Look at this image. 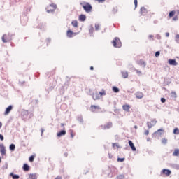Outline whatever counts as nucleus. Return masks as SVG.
<instances>
[{
    "label": "nucleus",
    "mask_w": 179,
    "mask_h": 179,
    "mask_svg": "<svg viewBox=\"0 0 179 179\" xmlns=\"http://www.w3.org/2000/svg\"><path fill=\"white\" fill-rule=\"evenodd\" d=\"M135 96H136V99H143V92H137L135 94Z\"/></svg>",
    "instance_id": "ddd939ff"
},
{
    "label": "nucleus",
    "mask_w": 179,
    "mask_h": 179,
    "mask_svg": "<svg viewBox=\"0 0 179 179\" xmlns=\"http://www.w3.org/2000/svg\"><path fill=\"white\" fill-rule=\"evenodd\" d=\"M162 174H165V176L169 177V176H170V174H171V171H170V169H163L162 171Z\"/></svg>",
    "instance_id": "9b49d317"
},
{
    "label": "nucleus",
    "mask_w": 179,
    "mask_h": 179,
    "mask_svg": "<svg viewBox=\"0 0 179 179\" xmlns=\"http://www.w3.org/2000/svg\"><path fill=\"white\" fill-rule=\"evenodd\" d=\"M125 160V158H117V162H120V163H122Z\"/></svg>",
    "instance_id": "58836bf2"
},
{
    "label": "nucleus",
    "mask_w": 179,
    "mask_h": 179,
    "mask_svg": "<svg viewBox=\"0 0 179 179\" xmlns=\"http://www.w3.org/2000/svg\"><path fill=\"white\" fill-rule=\"evenodd\" d=\"M9 149L11 152H15V150L16 149V145H15V144H11L9 146Z\"/></svg>",
    "instance_id": "b1692460"
},
{
    "label": "nucleus",
    "mask_w": 179,
    "mask_h": 179,
    "mask_svg": "<svg viewBox=\"0 0 179 179\" xmlns=\"http://www.w3.org/2000/svg\"><path fill=\"white\" fill-rule=\"evenodd\" d=\"M161 101H162V103H166V99L162 98V99H161Z\"/></svg>",
    "instance_id": "09e8293b"
},
{
    "label": "nucleus",
    "mask_w": 179,
    "mask_h": 179,
    "mask_svg": "<svg viewBox=\"0 0 179 179\" xmlns=\"http://www.w3.org/2000/svg\"><path fill=\"white\" fill-rule=\"evenodd\" d=\"M157 121H156V119L152 120L151 122H147V126L148 128H149L150 129V128H152V127H155V125H156Z\"/></svg>",
    "instance_id": "39448f33"
},
{
    "label": "nucleus",
    "mask_w": 179,
    "mask_h": 179,
    "mask_svg": "<svg viewBox=\"0 0 179 179\" xmlns=\"http://www.w3.org/2000/svg\"><path fill=\"white\" fill-rule=\"evenodd\" d=\"M66 134V131L65 130H62L60 132L57 133L58 138H61V136H64V135Z\"/></svg>",
    "instance_id": "6ab92c4d"
},
{
    "label": "nucleus",
    "mask_w": 179,
    "mask_h": 179,
    "mask_svg": "<svg viewBox=\"0 0 179 179\" xmlns=\"http://www.w3.org/2000/svg\"><path fill=\"white\" fill-rule=\"evenodd\" d=\"M78 120L79 122H83V118L82 117V116L78 117Z\"/></svg>",
    "instance_id": "ea45409f"
},
{
    "label": "nucleus",
    "mask_w": 179,
    "mask_h": 179,
    "mask_svg": "<svg viewBox=\"0 0 179 179\" xmlns=\"http://www.w3.org/2000/svg\"><path fill=\"white\" fill-rule=\"evenodd\" d=\"M173 134H175V135H179V129H178V128H175L174 129Z\"/></svg>",
    "instance_id": "473e14b6"
},
{
    "label": "nucleus",
    "mask_w": 179,
    "mask_h": 179,
    "mask_svg": "<svg viewBox=\"0 0 179 179\" xmlns=\"http://www.w3.org/2000/svg\"><path fill=\"white\" fill-rule=\"evenodd\" d=\"M12 108H13L12 105H10V106L6 109V111H5V113H4V115H8V114H9V113H10V111H12Z\"/></svg>",
    "instance_id": "4468645a"
},
{
    "label": "nucleus",
    "mask_w": 179,
    "mask_h": 179,
    "mask_svg": "<svg viewBox=\"0 0 179 179\" xmlns=\"http://www.w3.org/2000/svg\"><path fill=\"white\" fill-rule=\"evenodd\" d=\"M10 176L11 177H13V179H19V178H20L19 175H15V174H13V173H11L10 174Z\"/></svg>",
    "instance_id": "bb28decb"
},
{
    "label": "nucleus",
    "mask_w": 179,
    "mask_h": 179,
    "mask_svg": "<svg viewBox=\"0 0 179 179\" xmlns=\"http://www.w3.org/2000/svg\"><path fill=\"white\" fill-rule=\"evenodd\" d=\"M113 91L115 92V93H118L120 92V89H118V87H113Z\"/></svg>",
    "instance_id": "c756f323"
},
{
    "label": "nucleus",
    "mask_w": 179,
    "mask_h": 179,
    "mask_svg": "<svg viewBox=\"0 0 179 179\" xmlns=\"http://www.w3.org/2000/svg\"><path fill=\"white\" fill-rule=\"evenodd\" d=\"M165 34H166V37H169L170 36V34L169 32H166Z\"/></svg>",
    "instance_id": "5fc2aeb1"
},
{
    "label": "nucleus",
    "mask_w": 179,
    "mask_h": 179,
    "mask_svg": "<svg viewBox=\"0 0 179 179\" xmlns=\"http://www.w3.org/2000/svg\"><path fill=\"white\" fill-rule=\"evenodd\" d=\"M117 9H113V13H117Z\"/></svg>",
    "instance_id": "4d7b16f0"
},
{
    "label": "nucleus",
    "mask_w": 179,
    "mask_h": 179,
    "mask_svg": "<svg viewBox=\"0 0 179 179\" xmlns=\"http://www.w3.org/2000/svg\"><path fill=\"white\" fill-rule=\"evenodd\" d=\"M122 109L124 110V111H126V113H129V111L131 110V106H129L128 104L123 105Z\"/></svg>",
    "instance_id": "9d476101"
},
{
    "label": "nucleus",
    "mask_w": 179,
    "mask_h": 179,
    "mask_svg": "<svg viewBox=\"0 0 179 179\" xmlns=\"http://www.w3.org/2000/svg\"><path fill=\"white\" fill-rule=\"evenodd\" d=\"M122 76L124 78V79H127V78H128V72L122 71Z\"/></svg>",
    "instance_id": "393cba45"
},
{
    "label": "nucleus",
    "mask_w": 179,
    "mask_h": 179,
    "mask_svg": "<svg viewBox=\"0 0 179 179\" xmlns=\"http://www.w3.org/2000/svg\"><path fill=\"white\" fill-rule=\"evenodd\" d=\"M148 37L149 38H153V35H150Z\"/></svg>",
    "instance_id": "bf43d9fd"
},
{
    "label": "nucleus",
    "mask_w": 179,
    "mask_h": 179,
    "mask_svg": "<svg viewBox=\"0 0 179 179\" xmlns=\"http://www.w3.org/2000/svg\"><path fill=\"white\" fill-rule=\"evenodd\" d=\"M98 94H99V97H102V96H106V94H107V92H106V90H104V89H102L101 91H100Z\"/></svg>",
    "instance_id": "412c9836"
},
{
    "label": "nucleus",
    "mask_w": 179,
    "mask_h": 179,
    "mask_svg": "<svg viewBox=\"0 0 179 179\" xmlns=\"http://www.w3.org/2000/svg\"><path fill=\"white\" fill-rule=\"evenodd\" d=\"M140 12H141V15L145 16V15H146V13H148V10H146V8L145 7H141Z\"/></svg>",
    "instance_id": "dca6fc26"
},
{
    "label": "nucleus",
    "mask_w": 179,
    "mask_h": 179,
    "mask_svg": "<svg viewBox=\"0 0 179 179\" xmlns=\"http://www.w3.org/2000/svg\"><path fill=\"white\" fill-rule=\"evenodd\" d=\"M0 153L1 156H5V155H6V148L3 144H0Z\"/></svg>",
    "instance_id": "20e7f679"
},
{
    "label": "nucleus",
    "mask_w": 179,
    "mask_h": 179,
    "mask_svg": "<svg viewBox=\"0 0 179 179\" xmlns=\"http://www.w3.org/2000/svg\"><path fill=\"white\" fill-rule=\"evenodd\" d=\"M83 8L84 9V10H85L87 12V13H90V12H92V5H90V3L86 2L84 3V4L83 5Z\"/></svg>",
    "instance_id": "7ed1b4c3"
},
{
    "label": "nucleus",
    "mask_w": 179,
    "mask_h": 179,
    "mask_svg": "<svg viewBox=\"0 0 179 179\" xmlns=\"http://www.w3.org/2000/svg\"><path fill=\"white\" fill-rule=\"evenodd\" d=\"M55 179H62V178L61 176H57Z\"/></svg>",
    "instance_id": "6e6d98bb"
},
{
    "label": "nucleus",
    "mask_w": 179,
    "mask_h": 179,
    "mask_svg": "<svg viewBox=\"0 0 179 179\" xmlns=\"http://www.w3.org/2000/svg\"><path fill=\"white\" fill-rule=\"evenodd\" d=\"M156 38H157V40H160V38H162V36L159 34L156 35Z\"/></svg>",
    "instance_id": "a18cd8bd"
},
{
    "label": "nucleus",
    "mask_w": 179,
    "mask_h": 179,
    "mask_svg": "<svg viewBox=\"0 0 179 179\" xmlns=\"http://www.w3.org/2000/svg\"><path fill=\"white\" fill-rule=\"evenodd\" d=\"M169 65H172L173 66H177V65H178V63H177V61H176V59H169L168 61Z\"/></svg>",
    "instance_id": "6e6552de"
},
{
    "label": "nucleus",
    "mask_w": 179,
    "mask_h": 179,
    "mask_svg": "<svg viewBox=\"0 0 179 179\" xmlns=\"http://www.w3.org/2000/svg\"><path fill=\"white\" fill-rule=\"evenodd\" d=\"M71 24L73 27H78V21L77 20L72 21Z\"/></svg>",
    "instance_id": "cd10ccee"
},
{
    "label": "nucleus",
    "mask_w": 179,
    "mask_h": 179,
    "mask_svg": "<svg viewBox=\"0 0 179 179\" xmlns=\"http://www.w3.org/2000/svg\"><path fill=\"white\" fill-rule=\"evenodd\" d=\"M144 134L145 135H149V130H145Z\"/></svg>",
    "instance_id": "3c124183"
},
{
    "label": "nucleus",
    "mask_w": 179,
    "mask_h": 179,
    "mask_svg": "<svg viewBox=\"0 0 179 179\" xmlns=\"http://www.w3.org/2000/svg\"><path fill=\"white\" fill-rule=\"evenodd\" d=\"M173 20H174V21L178 20V16H175V17L173 18Z\"/></svg>",
    "instance_id": "8fccbe9b"
},
{
    "label": "nucleus",
    "mask_w": 179,
    "mask_h": 179,
    "mask_svg": "<svg viewBox=\"0 0 179 179\" xmlns=\"http://www.w3.org/2000/svg\"><path fill=\"white\" fill-rule=\"evenodd\" d=\"M96 110H100V106L92 105L91 106V110L94 112V111H96Z\"/></svg>",
    "instance_id": "aec40b11"
},
{
    "label": "nucleus",
    "mask_w": 179,
    "mask_h": 179,
    "mask_svg": "<svg viewBox=\"0 0 179 179\" xmlns=\"http://www.w3.org/2000/svg\"><path fill=\"white\" fill-rule=\"evenodd\" d=\"M124 178H125V176L124 175H119L117 177V179H124Z\"/></svg>",
    "instance_id": "72a5a7b5"
},
{
    "label": "nucleus",
    "mask_w": 179,
    "mask_h": 179,
    "mask_svg": "<svg viewBox=\"0 0 179 179\" xmlns=\"http://www.w3.org/2000/svg\"><path fill=\"white\" fill-rule=\"evenodd\" d=\"M95 30H100V24H95Z\"/></svg>",
    "instance_id": "f704fd0d"
},
{
    "label": "nucleus",
    "mask_w": 179,
    "mask_h": 179,
    "mask_svg": "<svg viewBox=\"0 0 179 179\" xmlns=\"http://www.w3.org/2000/svg\"><path fill=\"white\" fill-rule=\"evenodd\" d=\"M178 155H179V150L176 149L173 153V156H178Z\"/></svg>",
    "instance_id": "c85d7f7f"
},
{
    "label": "nucleus",
    "mask_w": 179,
    "mask_h": 179,
    "mask_svg": "<svg viewBox=\"0 0 179 179\" xmlns=\"http://www.w3.org/2000/svg\"><path fill=\"white\" fill-rule=\"evenodd\" d=\"M157 23H158V21H157V20H155V21H154V24H157Z\"/></svg>",
    "instance_id": "052dcab7"
},
{
    "label": "nucleus",
    "mask_w": 179,
    "mask_h": 179,
    "mask_svg": "<svg viewBox=\"0 0 179 179\" xmlns=\"http://www.w3.org/2000/svg\"><path fill=\"white\" fill-rule=\"evenodd\" d=\"M160 55V52L159 51H157L155 52V57H159Z\"/></svg>",
    "instance_id": "37998d69"
},
{
    "label": "nucleus",
    "mask_w": 179,
    "mask_h": 179,
    "mask_svg": "<svg viewBox=\"0 0 179 179\" xmlns=\"http://www.w3.org/2000/svg\"><path fill=\"white\" fill-rule=\"evenodd\" d=\"M176 41L179 44V34H177L176 36Z\"/></svg>",
    "instance_id": "4c0bfd02"
},
{
    "label": "nucleus",
    "mask_w": 179,
    "mask_h": 179,
    "mask_svg": "<svg viewBox=\"0 0 179 179\" xmlns=\"http://www.w3.org/2000/svg\"><path fill=\"white\" fill-rule=\"evenodd\" d=\"M73 36H76V33H74L73 31L69 30L67 31V37L69 38L73 37Z\"/></svg>",
    "instance_id": "f8f14e48"
},
{
    "label": "nucleus",
    "mask_w": 179,
    "mask_h": 179,
    "mask_svg": "<svg viewBox=\"0 0 179 179\" xmlns=\"http://www.w3.org/2000/svg\"><path fill=\"white\" fill-rule=\"evenodd\" d=\"M4 138H3V135L0 134V140L1 141H3Z\"/></svg>",
    "instance_id": "de8ad7c7"
},
{
    "label": "nucleus",
    "mask_w": 179,
    "mask_h": 179,
    "mask_svg": "<svg viewBox=\"0 0 179 179\" xmlns=\"http://www.w3.org/2000/svg\"><path fill=\"white\" fill-rule=\"evenodd\" d=\"M164 130L159 129L157 131L154 132L152 134V138L155 139H159V138H162V135H163Z\"/></svg>",
    "instance_id": "f03ea898"
},
{
    "label": "nucleus",
    "mask_w": 179,
    "mask_h": 179,
    "mask_svg": "<svg viewBox=\"0 0 179 179\" xmlns=\"http://www.w3.org/2000/svg\"><path fill=\"white\" fill-rule=\"evenodd\" d=\"M29 162H34V156L31 155V157H29Z\"/></svg>",
    "instance_id": "c9c22d12"
},
{
    "label": "nucleus",
    "mask_w": 179,
    "mask_h": 179,
    "mask_svg": "<svg viewBox=\"0 0 179 179\" xmlns=\"http://www.w3.org/2000/svg\"><path fill=\"white\" fill-rule=\"evenodd\" d=\"M49 6H51V8H53V9L52 10H48V7H47V13H54L55 12V8H57V6H56V4H54V3H51Z\"/></svg>",
    "instance_id": "423d86ee"
},
{
    "label": "nucleus",
    "mask_w": 179,
    "mask_h": 179,
    "mask_svg": "<svg viewBox=\"0 0 179 179\" xmlns=\"http://www.w3.org/2000/svg\"><path fill=\"white\" fill-rule=\"evenodd\" d=\"M24 113H25V114H29V112H27V111H25Z\"/></svg>",
    "instance_id": "338daca9"
},
{
    "label": "nucleus",
    "mask_w": 179,
    "mask_h": 179,
    "mask_svg": "<svg viewBox=\"0 0 179 179\" xmlns=\"http://www.w3.org/2000/svg\"><path fill=\"white\" fill-rule=\"evenodd\" d=\"M29 179H37V175L36 173L29 174Z\"/></svg>",
    "instance_id": "5701e85b"
},
{
    "label": "nucleus",
    "mask_w": 179,
    "mask_h": 179,
    "mask_svg": "<svg viewBox=\"0 0 179 179\" xmlns=\"http://www.w3.org/2000/svg\"><path fill=\"white\" fill-rule=\"evenodd\" d=\"M92 99L93 100H100V95L99 94V92H97V91L93 92Z\"/></svg>",
    "instance_id": "0eeeda50"
},
{
    "label": "nucleus",
    "mask_w": 179,
    "mask_h": 179,
    "mask_svg": "<svg viewBox=\"0 0 179 179\" xmlns=\"http://www.w3.org/2000/svg\"><path fill=\"white\" fill-rule=\"evenodd\" d=\"M71 138H73V133H71Z\"/></svg>",
    "instance_id": "680f3d73"
},
{
    "label": "nucleus",
    "mask_w": 179,
    "mask_h": 179,
    "mask_svg": "<svg viewBox=\"0 0 179 179\" xmlns=\"http://www.w3.org/2000/svg\"><path fill=\"white\" fill-rule=\"evenodd\" d=\"M134 71H135V72H136V73L138 76H142V71H141L136 69H135Z\"/></svg>",
    "instance_id": "7c9ffc66"
},
{
    "label": "nucleus",
    "mask_w": 179,
    "mask_h": 179,
    "mask_svg": "<svg viewBox=\"0 0 179 179\" xmlns=\"http://www.w3.org/2000/svg\"><path fill=\"white\" fill-rule=\"evenodd\" d=\"M41 136H43V134L44 133V129H41Z\"/></svg>",
    "instance_id": "603ef678"
},
{
    "label": "nucleus",
    "mask_w": 179,
    "mask_h": 179,
    "mask_svg": "<svg viewBox=\"0 0 179 179\" xmlns=\"http://www.w3.org/2000/svg\"><path fill=\"white\" fill-rule=\"evenodd\" d=\"M78 20L80 22H85L86 20V15H80L78 17Z\"/></svg>",
    "instance_id": "a211bd4d"
},
{
    "label": "nucleus",
    "mask_w": 179,
    "mask_h": 179,
    "mask_svg": "<svg viewBox=\"0 0 179 179\" xmlns=\"http://www.w3.org/2000/svg\"><path fill=\"white\" fill-rule=\"evenodd\" d=\"M129 145L131 150H133V152H135L136 150V148H135V145H134V143H132L131 141H129Z\"/></svg>",
    "instance_id": "f3484780"
},
{
    "label": "nucleus",
    "mask_w": 179,
    "mask_h": 179,
    "mask_svg": "<svg viewBox=\"0 0 179 179\" xmlns=\"http://www.w3.org/2000/svg\"><path fill=\"white\" fill-rule=\"evenodd\" d=\"M118 148V144L117 143H113V148Z\"/></svg>",
    "instance_id": "49530a36"
},
{
    "label": "nucleus",
    "mask_w": 179,
    "mask_h": 179,
    "mask_svg": "<svg viewBox=\"0 0 179 179\" xmlns=\"http://www.w3.org/2000/svg\"><path fill=\"white\" fill-rule=\"evenodd\" d=\"M138 65H141V66H143V68H145L146 66V62L143 60H139L138 62Z\"/></svg>",
    "instance_id": "4be33fe9"
},
{
    "label": "nucleus",
    "mask_w": 179,
    "mask_h": 179,
    "mask_svg": "<svg viewBox=\"0 0 179 179\" xmlns=\"http://www.w3.org/2000/svg\"><path fill=\"white\" fill-rule=\"evenodd\" d=\"M175 169H176V170H179V165H176Z\"/></svg>",
    "instance_id": "864d4df0"
},
{
    "label": "nucleus",
    "mask_w": 179,
    "mask_h": 179,
    "mask_svg": "<svg viewBox=\"0 0 179 179\" xmlns=\"http://www.w3.org/2000/svg\"><path fill=\"white\" fill-rule=\"evenodd\" d=\"M162 143H163V145H166L167 143V139L163 138L162 141Z\"/></svg>",
    "instance_id": "e433bc0d"
},
{
    "label": "nucleus",
    "mask_w": 179,
    "mask_h": 179,
    "mask_svg": "<svg viewBox=\"0 0 179 179\" xmlns=\"http://www.w3.org/2000/svg\"><path fill=\"white\" fill-rule=\"evenodd\" d=\"M112 44L113 47H115L116 48H121L122 46V43H121V41L118 37L114 38V40L112 41Z\"/></svg>",
    "instance_id": "f257e3e1"
},
{
    "label": "nucleus",
    "mask_w": 179,
    "mask_h": 179,
    "mask_svg": "<svg viewBox=\"0 0 179 179\" xmlns=\"http://www.w3.org/2000/svg\"><path fill=\"white\" fill-rule=\"evenodd\" d=\"M97 1V2H99V3H103V2H106V0H96Z\"/></svg>",
    "instance_id": "c03bdc74"
},
{
    "label": "nucleus",
    "mask_w": 179,
    "mask_h": 179,
    "mask_svg": "<svg viewBox=\"0 0 179 179\" xmlns=\"http://www.w3.org/2000/svg\"><path fill=\"white\" fill-rule=\"evenodd\" d=\"M2 128V122H0V129Z\"/></svg>",
    "instance_id": "e2e57ef3"
},
{
    "label": "nucleus",
    "mask_w": 179,
    "mask_h": 179,
    "mask_svg": "<svg viewBox=\"0 0 179 179\" xmlns=\"http://www.w3.org/2000/svg\"><path fill=\"white\" fill-rule=\"evenodd\" d=\"M10 40H12V38H6V34H4L2 37L3 43H8V41H10Z\"/></svg>",
    "instance_id": "2eb2a0df"
},
{
    "label": "nucleus",
    "mask_w": 179,
    "mask_h": 179,
    "mask_svg": "<svg viewBox=\"0 0 179 179\" xmlns=\"http://www.w3.org/2000/svg\"><path fill=\"white\" fill-rule=\"evenodd\" d=\"M135 8H138V0H134Z\"/></svg>",
    "instance_id": "a19ab883"
},
{
    "label": "nucleus",
    "mask_w": 179,
    "mask_h": 179,
    "mask_svg": "<svg viewBox=\"0 0 179 179\" xmlns=\"http://www.w3.org/2000/svg\"><path fill=\"white\" fill-rule=\"evenodd\" d=\"M93 31H94V29L93 27H91L90 29V33L92 34L93 33Z\"/></svg>",
    "instance_id": "79ce46f5"
},
{
    "label": "nucleus",
    "mask_w": 179,
    "mask_h": 179,
    "mask_svg": "<svg viewBox=\"0 0 179 179\" xmlns=\"http://www.w3.org/2000/svg\"><path fill=\"white\" fill-rule=\"evenodd\" d=\"M150 141H151L150 138H147V142H150Z\"/></svg>",
    "instance_id": "13d9d810"
},
{
    "label": "nucleus",
    "mask_w": 179,
    "mask_h": 179,
    "mask_svg": "<svg viewBox=\"0 0 179 179\" xmlns=\"http://www.w3.org/2000/svg\"><path fill=\"white\" fill-rule=\"evenodd\" d=\"M174 15H176V11L175 10H172L169 13V17H173V16H174Z\"/></svg>",
    "instance_id": "2f4dec72"
},
{
    "label": "nucleus",
    "mask_w": 179,
    "mask_h": 179,
    "mask_svg": "<svg viewBox=\"0 0 179 179\" xmlns=\"http://www.w3.org/2000/svg\"><path fill=\"white\" fill-rule=\"evenodd\" d=\"M113 127L112 122H108L106 125L101 126L102 129H110Z\"/></svg>",
    "instance_id": "1a4fd4ad"
},
{
    "label": "nucleus",
    "mask_w": 179,
    "mask_h": 179,
    "mask_svg": "<svg viewBox=\"0 0 179 179\" xmlns=\"http://www.w3.org/2000/svg\"><path fill=\"white\" fill-rule=\"evenodd\" d=\"M23 169L24 171H28V170H30V166H29L27 164H24L23 166Z\"/></svg>",
    "instance_id": "a878e982"
},
{
    "label": "nucleus",
    "mask_w": 179,
    "mask_h": 179,
    "mask_svg": "<svg viewBox=\"0 0 179 179\" xmlns=\"http://www.w3.org/2000/svg\"><path fill=\"white\" fill-rule=\"evenodd\" d=\"M176 12H177L178 15H179V10H177Z\"/></svg>",
    "instance_id": "774afa93"
},
{
    "label": "nucleus",
    "mask_w": 179,
    "mask_h": 179,
    "mask_svg": "<svg viewBox=\"0 0 179 179\" xmlns=\"http://www.w3.org/2000/svg\"><path fill=\"white\" fill-rule=\"evenodd\" d=\"M93 69H94L93 66H91V67H90V70H91V71H93Z\"/></svg>",
    "instance_id": "0e129e2a"
},
{
    "label": "nucleus",
    "mask_w": 179,
    "mask_h": 179,
    "mask_svg": "<svg viewBox=\"0 0 179 179\" xmlns=\"http://www.w3.org/2000/svg\"><path fill=\"white\" fill-rule=\"evenodd\" d=\"M135 129H138V126H134Z\"/></svg>",
    "instance_id": "69168bd1"
}]
</instances>
